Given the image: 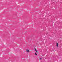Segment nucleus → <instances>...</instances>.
I'll list each match as a JSON object with an SVG mask.
<instances>
[{
  "instance_id": "f257e3e1",
  "label": "nucleus",
  "mask_w": 62,
  "mask_h": 62,
  "mask_svg": "<svg viewBox=\"0 0 62 62\" xmlns=\"http://www.w3.org/2000/svg\"><path fill=\"white\" fill-rule=\"evenodd\" d=\"M58 43H57L56 44V47H58Z\"/></svg>"
},
{
  "instance_id": "f03ea898",
  "label": "nucleus",
  "mask_w": 62,
  "mask_h": 62,
  "mask_svg": "<svg viewBox=\"0 0 62 62\" xmlns=\"http://www.w3.org/2000/svg\"><path fill=\"white\" fill-rule=\"evenodd\" d=\"M26 52L27 53H29V50H26Z\"/></svg>"
},
{
  "instance_id": "7ed1b4c3",
  "label": "nucleus",
  "mask_w": 62,
  "mask_h": 62,
  "mask_svg": "<svg viewBox=\"0 0 62 62\" xmlns=\"http://www.w3.org/2000/svg\"><path fill=\"white\" fill-rule=\"evenodd\" d=\"M35 50L36 52V53H37V50H36V49H35Z\"/></svg>"
},
{
  "instance_id": "20e7f679",
  "label": "nucleus",
  "mask_w": 62,
  "mask_h": 62,
  "mask_svg": "<svg viewBox=\"0 0 62 62\" xmlns=\"http://www.w3.org/2000/svg\"><path fill=\"white\" fill-rule=\"evenodd\" d=\"M35 55H37V54H36V53H35Z\"/></svg>"
}]
</instances>
